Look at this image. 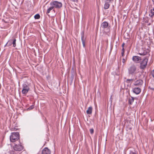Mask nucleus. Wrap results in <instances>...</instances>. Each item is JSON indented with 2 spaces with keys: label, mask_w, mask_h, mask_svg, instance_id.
<instances>
[{
  "label": "nucleus",
  "mask_w": 154,
  "mask_h": 154,
  "mask_svg": "<svg viewBox=\"0 0 154 154\" xmlns=\"http://www.w3.org/2000/svg\"><path fill=\"white\" fill-rule=\"evenodd\" d=\"M19 138V134L18 132H12L10 137V141L12 142H15L18 140Z\"/></svg>",
  "instance_id": "nucleus-1"
},
{
  "label": "nucleus",
  "mask_w": 154,
  "mask_h": 154,
  "mask_svg": "<svg viewBox=\"0 0 154 154\" xmlns=\"http://www.w3.org/2000/svg\"><path fill=\"white\" fill-rule=\"evenodd\" d=\"M148 60V57H145L140 62V68L141 69H143L146 67Z\"/></svg>",
  "instance_id": "nucleus-2"
},
{
  "label": "nucleus",
  "mask_w": 154,
  "mask_h": 154,
  "mask_svg": "<svg viewBox=\"0 0 154 154\" xmlns=\"http://www.w3.org/2000/svg\"><path fill=\"white\" fill-rule=\"evenodd\" d=\"M136 69V66L134 64H131L128 69V74L132 75L135 74Z\"/></svg>",
  "instance_id": "nucleus-3"
},
{
  "label": "nucleus",
  "mask_w": 154,
  "mask_h": 154,
  "mask_svg": "<svg viewBox=\"0 0 154 154\" xmlns=\"http://www.w3.org/2000/svg\"><path fill=\"white\" fill-rule=\"evenodd\" d=\"M149 51H150L148 49L142 48L139 50L138 52V54L142 56L148 55V56H149Z\"/></svg>",
  "instance_id": "nucleus-4"
},
{
  "label": "nucleus",
  "mask_w": 154,
  "mask_h": 154,
  "mask_svg": "<svg viewBox=\"0 0 154 154\" xmlns=\"http://www.w3.org/2000/svg\"><path fill=\"white\" fill-rule=\"evenodd\" d=\"M51 6H52L54 8H60L62 6V3L60 2L56 1H53L50 3Z\"/></svg>",
  "instance_id": "nucleus-5"
},
{
  "label": "nucleus",
  "mask_w": 154,
  "mask_h": 154,
  "mask_svg": "<svg viewBox=\"0 0 154 154\" xmlns=\"http://www.w3.org/2000/svg\"><path fill=\"white\" fill-rule=\"evenodd\" d=\"M23 89L22 91V93L25 95L28 92L29 90V86L26 83H24L22 85Z\"/></svg>",
  "instance_id": "nucleus-6"
},
{
  "label": "nucleus",
  "mask_w": 154,
  "mask_h": 154,
  "mask_svg": "<svg viewBox=\"0 0 154 154\" xmlns=\"http://www.w3.org/2000/svg\"><path fill=\"white\" fill-rule=\"evenodd\" d=\"M23 149V147L21 145L15 144L14 146V149L16 151H20Z\"/></svg>",
  "instance_id": "nucleus-7"
},
{
  "label": "nucleus",
  "mask_w": 154,
  "mask_h": 154,
  "mask_svg": "<svg viewBox=\"0 0 154 154\" xmlns=\"http://www.w3.org/2000/svg\"><path fill=\"white\" fill-rule=\"evenodd\" d=\"M141 60V58L138 56H134L132 57L133 61L137 63H140Z\"/></svg>",
  "instance_id": "nucleus-8"
},
{
  "label": "nucleus",
  "mask_w": 154,
  "mask_h": 154,
  "mask_svg": "<svg viewBox=\"0 0 154 154\" xmlns=\"http://www.w3.org/2000/svg\"><path fill=\"white\" fill-rule=\"evenodd\" d=\"M8 23L5 22L4 20H2V23H0V26L2 28L6 29L7 27Z\"/></svg>",
  "instance_id": "nucleus-9"
},
{
  "label": "nucleus",
  "mask_w": 154,
  "mask_h": 154,
  "mask_svg": "<svg viewBox=\"0 0 154 154\" xmlns=\"http://www.w3.org/2000/svg\"><path fill=\"white\" fill-rule=\"evenodd\" d=\"M81 40L83 44V47H85V41L86 40V38L85 37L84 32L83 31L81 33Z\"/></svg>",
  "instance_id": "nucleus-10"
},
{
  "label": "nucleus",
  "mask_w": 154,
  "mask_h": 154,
  "mask_svg": "<svg viewBox=\"0 0 154 154\" xmlns=\"http://www.w3.org/2000/svg\"><path fill=\"white\" fill-rule=\"evenodd\" d=\"M149 18L147 16H145L143 18V22L144 23H147V26H149L151 25V23H149Z\"/></svg>",
  "instance_id": "nucleus-11"
},
{
  "label": "nucleus",
  "mask_w": 154,
  "mask_h": 154,
  "mask_svg": "<svg viewBox=\"0 0 154 154\" xmlns=\"http://www.w3.org/2000/svg\"><path fill=\"white\" fill-rule=\"evenodd\" d=\"M50 150L47 148H45L42 150V154H51Z\"/></svg>",
  "instance_id": "nucleus-12"
},
{
  "label": "nucleus",
  "mask_w": 154,
  "mask_h": 154,
  "mask_svg": "<svg viewBox=\"0 0 154 154\" xmlns=\"http://www.w3.org/2000/svg\"><path fill=\"white\" fill-rule=\"evenodd\" d=\"M143 82L141 79H139L136 81L134 83V85L136 86H139L142 85Z\"/></svg>",
  "instance_id": "nucleus-13"
},
{
  "label": "nucleus",
  "mask_w": 154,
  "mask_h": 154,
  "mask_svg": "<svg viewBox=\"0 0 154 154\" xmlns=\"http://www.w3.org/2000/svg\"><path fill=\"white\" fill-rule=\"evenodd\" d=\"M133 91L136 94H138L140 92L141 89L139 88H135L133 89Z\"/></svg>",
  "instance_id": "nucleus-14"
},
{
  "label": "nucleus",
  "mask_w": 154,
  "mask_h": 154,
  "mask_svg": "<svg viewBox=\"0 0 154 154\" xmlns=\"http://www.w3.org/2000/svg\"><path fill=\"white\" fill-rule=\"evenodd\" d=\"M108 26V23L106 21H104L101 24V27H102V28L103 29L107 28Z\"/></svg>",
  "instance_id": "nucleus-15"
},
{
  "label": "nucleus",
  "mask_w": 154,
  "mask_h": 154,
  "mask_svg": "<svg viewBox=\"0 0 154 154\" xmlns=\"http://www.w3.org/2000/svg\"><path fill=\"white\" fill-rule=\"evenodd\" d=\"M149 15L151 18H153L154 17V8L150 10Z\"/></svg>",
  "instance_id": "nucleus-16"
},
{
  "label": "nucleus",
  "mask_w": 154,
  "mask_h": 154,
  "mask_svg": "<svg viewBox=\"0 0 154 154\" xmlns=\"http://www.w3.org/2000/svg\"><path fill=\"white\" fill-rule=\"evenodd\" d=\"M92 107L90 106L89 107L88 110L86 111V113L87 114L90 115L92 114Z\"/></svg>",
  "instance_id": "nucleus-17"
},
{
  "label": "nucleus",
  "mask_w": 154,
  "mask_h": 154,
  "mask_svg": "<svg viewBox=\"0 0 154 154\" xmlns=\"http://www.w3.org/2000/svg\"><path fill=\"white\" fill-rule=\"evenodd\" d=\"M134 101V98L132 97H131L128 100V103L130 105L132 104Z\"/></svg>",
  "instance_id": "nucleus-18"
},
{
  "label": "nucleus",
  "mask_w": 154,
  "mask_h": 154,
  "mask_svg": "<svg viewBox=\"0 0 154 154\" xmlns=\"http://www.w3.org/2000/svg\"><path fill=\"white\" fill-rule=\"evenodd\" d=\"M133 79H126V82L128 84H131V83L132 82Z\"/></svg>",
  "instance_id": "nucleus-19"
},
{
  "label": "nucleus",
  "mask_w": 154,
  "mask_h": 154,
  "mask_svg": "<svg viewBox=\"0 0 154 154\" xmlns=\"http://www.w3.org/2000/svg\"><path fill=\"white\" fill-rule=\"evenodd\" d=\"M12 44V39H11L10 40H9L6 43L5 45H7L8 46H10Z\"/></svg>",
  "instance_id": "nucleus-20"
},
{
  "label": "nucleus",
  "mask_w": 154,
  "mask_h": 154,
  "mask_svg": "<svg viewBox=\"0 0 154 154\" xmlns=\"http://www.w3.org/2000/svg\"><path fill=\"white\" fill-rule=\"evenodd\" d=\"M16 40L15 38H14L13 40H12V44L13 45V46L14 47H15L16 46Z\"/></svg>",
  "instance_id": "nucleus-21"
},
{
  "label": "nucleus",
  "mask_w": 154,
  "mask_h": 154,
  "mask_svg": "<svg viewBox=\"0 0 154 154\" xmlns=\"http://www.w3.org/2000/svg\"><path fill=\"white\" fill-rule=\"evenodd\" d=\"M54 9V7H53L52 6H51V7H50L48 9L47 11V14H48L50 13V11L53 9Z\"/></svg>",
  "instance_id": "nucleus-22"
},
{
  "label": "nucleus",
  "mask_w": 154,
  "mask_h": 154,
  "mask_svg": "<svg viewBox=\"0 0 154 154\" xmlns=\"http://www.w3.org/2000/svg\"><path fill=\"white\" fill-rule=\"evenodd\" d=\"M40 18V15L39 14H35L34 16V18L35 19H39Z\"/></svg>",
  "instance_id": "nucleus-23"
},
{
  "label": "nucleus",
  "mask_w": 154,
  "mask_h": 154,
  "mask_svg": "<svg viewBox=\"0 0 154 154\" xmlns=\"http://www.w3.org/2000/svg\"><path fill=\"white\" fill-rule=\"evenodd\" d=\"M125 49L124 48H122V56H123L124 55Z\"/></svg>",
  "instance_id": "nucleus-24"
},
{
  "label": "nucleus",
  "mask_w": 154,
  "mask_h": 154,
  "mask_svg": "<svg viewBox=\"0 0 154 154\" xmlns=\"http://www.w3.org/2000/svg\"><path fill=\"white\" fill-rule=\"evenodd\" d=\"M129 154H137V153H136L135 151H131Z\"/></svg>",
  "instance_id": "nucleus-25"
},
{
  "label": "nucleus",
  "mask_w": 154,
  "mask_h": 154,
  "mask_svg": "<svg viewBox=\"0 0 154 154\" xmlns=\"http://www.w3.org/2000/svg\"><path fill=\"white\" fill-rule=\"evenodd\" d=\"M90 133L91 134H93L94 132V130L93 129L91 128L90 129Z\"/></svg>",
  "instance_id": "nucleus-26"
},
{
  "label": "nucleus",
  "mask_w": 154,
  "mask_h": 154,
  "mask_svg": "<svg viewBox=\"0 0 154 154\" xmlns=\"http://www.w3.org/2000/svg\"><path fill=\"white\" fill-rule=\"evenodd\" d=\"M34 108V106L33 105L31 106L30 107L28 108V109L29 110H31L33 109Z\"/></svg>",
  "instance_id": "nucleus-27"
},
{
  "label": "nucleus",
  "mask_w": 154,
  "mask_h": 154,
  "mask_svg": "<svg viewBox=\"0 0 154 154\" xmlns=\"http://www.w3.org/2000/svg\"><path fill=\"white\" fill-rule=\"evenodd\" d=\"M151 74L152 76L154 78V70L151 71Z\"/></svg>",
  "instance_id": "nucleus-28"
},
{
  "label": "nucleus",
  "mask_w": 154,
  "mask_h": 154,
  "mask_svg": "<svg viewBox=\"0 0 154 154\" xmlns=\"http://www.w3.org/2000/svg\"><path fill=\"white\" fill-rule=\"evenodd\" d=\"M149 88V89H150L151 90H154V86L153 87H152L151 85H150Z\"/></svg>",
  "instance_id": "nucleus-29"
},
{
  "label": "nucleus",
  "mask_w": 154,
  "mask_h": 154,
  "mask_svg": "<svg viewBox=\"0 0 154 154\" xmlns=\"http://www.w3.org/2000/svg\"><path fill=\"white\" fill-rule=\"evenodd\" d=\"M17 128L16 127H14V128H12V131H17Z\"/></svg>",
  "instance_id": "nucleus-30"
},
{
  "label": "nucleus",
  "mask_w": 154,
  "mask_h": 154,
  "mask_svg": "<svg viewBox=\"0 0 154 154\" xmlns=\"http://www.w3.org/2000/svg\"><path fill=\"white\" fill-rule=\"evenodd\" d=\"M110 101L111 103H112V96H111V97L110 98Z\"/></svg>",
  "instance_id": "nucleus-31"
},
{
  "label": "nucleus",
  "mask_w": 154,
  "mask_h": 154,
  "mask_svg": "<svg viewBox=\"0 0 154 154\" xmlns=\"http://www.w3.org/2000/svg\"><path fill=\"white\" fill-rule=\"evenodd\" d=\"M125 62V60L124 58H123L122 60V62L124 63Z\"/></svg>",
  "instance_id": "nucleus-32"
},
{
  "label": "nucleus",
  "mask_w": 154,
  "mask_h": 154,
  "mask_svg": "<svg viewBox=\"0 0 154 154\" xmlns=\"http://www.w3.org/2000/svg\"><path fill=\"white\" fill-rule=\"evenodd\" d=\"M125 45V43H124L122 44V48H124V46Z\"/></svg>",
  "instance_id": "nucleus-33"
},
{
  "label": "nucleus",
  "mask_w": 154,
  "mask_h": 154,
  "mask_svg": "<svg viewBox=\"0 0 154 154\" xmlns=\"http://www.w3.org/2000/svg\"><path fill=\"white\" fill-rule=\"evenodd\" d=\"M71 1L73 2H78L77 0H71Z\"/></svg>",
  "instance_id": "nucleus-34"
},
{
  "label": "nucleus",
  "mask_w": 154,
  "mask_h": 154,
  "mask_svg": "<svg viewBox=\"0 0 154 154\" xmlns=\"http://www.w3.org/2000/svg\"><path fill=\"white\" fill-rule=\"evenodd\" d=\"M152 1L153 2V4H154V0H152Z\"/></svg>",
  "instance_id": "nucleus-35"
},
{
  "label": "nucleus",
  "mask_w": 154,
  "mask_h": 154,
  "mask_svg": "<svg viewBox=\"0 0 154 154\" xmlns=\"http://www.w3.org/2000/svg\"><path fill=\"white\" fill-rule=\"evenodd\" d=\"M153 21V20H152V22Z\"/></svg>",
  "instance_id": "nucleus-36"
}]
</instances>
